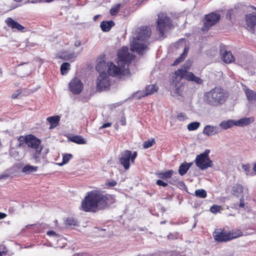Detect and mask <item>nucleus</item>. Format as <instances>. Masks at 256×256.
I'll return each instance as SVG.
<instances>
[{
  "label": "nucleus",
  "mask_w": 256,
  "mask_h": 256,
  "mask_svg": "<svg viewBox=\"0 0 256 256\" xmlns=\"http://www.w3.org/2000/svg\"><path fill=\"white\" fill-rule=\"evenodd\" d=\"M10 212H14L13 208H10L8 209Z\"/></svg>",
  "instance_id": "nucleus-64"
},
{
  "label": "nucleus",
  "mask_w": 256,
  "mask_h": 256,
  "mask_svg": "<svg viewBox=\"0 0 256 256\" xmlns=\"http://www.w3.org/2000/svg\"><path fill=\"white\" fill-rule=\"evenodd\" d=\"M184 163L186 164H187V166H188V169L190 168V166H192L193 164L192 162L188 163L186 162H184Z\"/></svg>",
  "instance_id": "nucleus-61"
},
{
  "label": "nucleus",
  "mask_w": 256,
  "mask_h": 256,
  "mask_svg": "<svg viewBox=\"0 0 256 256\" xmlns=\"http://www.w3.org/2000/svg\"><path fill=\"white\" fill-rule=\"evenodd\" d=\"M253 170L256 174V162L254 164Z\"/></svg>",
  "instance_id": "nucleus-63"
},
{
  "label": "nucleus",
  "mask_w": 256,
  "mask_h": 256,
  "mask_svg": "<svg viewBox=\"0 0 256 256\" xmlns=\"http://www.w3.org/2000/svg\"><path fill=\"white\" fill-rule=\"evenodd\" d=\"M155 144L156 142L154 139L152 138L150 140L145 141L143 144V146L144 148H148L152 146Z\"/></svg>",
  "instance_id": "nucleus-39"
},
{
  "label": "nucleus",
  "mask_w": 256,
  "mask_h": 256,
  "mask_svg": "<svg viewBox=\"0 0 256 256\" xmlns=\"http://www.w3.org/2000/svg\"><path fill=\"white\" fill-rule=\"evenodd\" d=\"M54 0H42V2H52Z\"/></svg>",
  "instance_id": "nucleus-62"
},
{
  "label": "nucleus",
  "mask_w": 256,
  "mask_h": 256,
  "mask_svg": "<svg viewBox=\"0 0 256 256\" xmlns=\"http://www.w3.org/2000/svg\"><path fill=\"white\" fill-rule=\"evenodd\" d=\"M47 235L49 236H57L58 234L56 233L53 230H50L47 232Z\"/></svg>",
  "instance_id": "nucleus-54"
},
{
  "label": "nucleus",
  "mask_w": 256,
  "mask_h": 256,
  "mask_svg": "<svg viewBox=\"0 0 256 256\" xmlns=\"http://www.w3.org/2000/svg\"><path fill=\"white\" fill-rule=\"evenodd\" d=\"M60 117L59 116L48 117L46 120L50 122V129H53L56 127L60 124Z\"/></svg>",
  "instance_id": "nucleus-20"
},
{
  "label": "nucleus",
  "mask_w": 256,
  "mask_h": 256,
  "mask_svg": "<svg viewBox=\"0 0 256 256\" xmlns=\"http://www.w3.org/2000/svg\"><path fill=\"white\" fill-rule=\"evenodd\" d=\"M147 46L146 42L136 38H134L133 41L130 44L131 50L138 54H142L144 50L147 48Z\"/></svg>",
  "instance_id": "nucleus-11"
},
{
  "label": "nucleus",
  "mask_w": 256,
  "mask_h": 256,
  "mask_svg": "<svg viewBox=\"0 0 256 256\" xmlns=\"http://www.w3.org/2000/svg\"><path fill=\"white\" fill-rule=\"evenodd\" d=\"M6 216V214L5 213L0 212V220L3 219Z\"/></svg>",
  "instance_id": "nucleus-59"
},
{
  "label": "nucleus",
  "mask_w": 256,
  "mask_h": 256,
  "mask_svg": "<svg viewBox=\"0 0 256 256\" xmlns=\"http://www.w3.org/2000/svg\"><path fill=\"white\" fill-rule=\"evenodd\" d=\"M220 132L219 129L216 126L210 125L206 126L203 130V133L208 136H214Z\"/></svg>",
  "instance_id": "nucleus-18"
},
{
  "label": "nucleus",
  "mask_w": 256,
  "mask_h": 256,
  "mask_svg": "<svg viewBox=\"0 0 256 256\" xmlns=\"http://www.w3.org/2000/svg\"><path fill=\"white\" fill-rule=\"evenodd\" d=\"M118 61L124 66L125 64L130 63L133 58V56L128 53L127 50L122 48L118 51Z\"/></svg>",
  "instance_id": "nucleus-12"
},
{
  "label": "nucleus",
  "mask_w": 256,
  "mask_h": 256,
  "mask_svg": "<svg viewBox=\"0 0 256 256\" xmlns=\"http://www.w3.org/2000/svg\"><path fill=\"white\" fill-rule=\"evenodd\" d=\"M177 119L179 121H184L186 119V116L185 114L180 112L177 116Z\"/></svg>",
  "instance_id": "nucleus-46"
},
{
  "label": "nucleus",
  "mask_w": 256,
  "mask_h": 256,
  "mask_svg": "<svg viewBox=\"0 0 256 256\" xmlns=\"http://www.w3.org/2000/svg\"><path fill=\"white\" fill-rule=\"evenodd\" d=\"M21 93L22 90H18L12 95V99L16 98Z\"/></svg>",
  "instance_id": "nucleus-48"
},
{
  "label": "nucleus",
  "mask_w": 256,
  "mask_h": 256,
  "mask_svg": "<svg viewBox=\"0 0 256 256\" xmlns=\"http://www.w3.org/2000/svg\"><path fill=\"white\" fill-rule=\"evenodd\" d=\"M188 50V48L185 47L184 48L182 53L180 54L184 58H186V57Z\"/></svg>",
  "instance_id": "nucleus-50"
},
{
  "label": "nucleus",
  "mask_w": 256,
  "mask_h": 256,
  "mask_svg": "<svg viewBox=\"0 0 256 256\" xmlns=\"http://www.w3.org/2000/svg\"><path fill=\"white\" fill-rule=\"evenodd\" d=\"M130 73L128 68H125L122 65L120 67L114 64L112 62L108 63L107 74L112 77L122 78Z\"/></svg>",
  "instance_id": "nucleus-7"
},
{
  "label": "nucleus",
  "mask_w": 256,
  "mask_h": 256,
  "mask_svg": "<svg viewBox=\"0 0 256 256\" xmlns=\"http://www.w3.org/2000/svg\"><path fill=\"white\" fill-rule=\"evenodd\" d=\"M114 202L112 195L100 190H94L86 193L80 208L84 212H96L108 208Z\"/></svg>",
  "instance_id": "nucleus-1"
},
{
  "label": "nucleus",
  "mask_w": 256,
  "mask_h": 256,
  "mask_svg": "<svg viewBox=\"0 0 256 256\" xmlns=\"http://www.w3.org/2000/svg\"><path fill=\"white\" fill-rule=\"evenodd\" d=\"M222 210V206L216 204L212 205L210 208V211L213 214H216Z\"/></svg>",
  "instance_id": "nucleus-42"
},
{
  "label": "nucleus",
  "mask_w": 256,
  "mask_h": 256,
  "mask_svg": "<svg viewBox=\"0 0 256 256\" xmlns=\"http://www.w3.org/2000/svg\"><path fill=\"white\" fill-rule=\"evenodd\" d=\"M74 56V54H68L66 52H64L58 56V58L64 60H68Z\"/></svg>",
  "instance_id": "nucleus-40"
},
{
  "label": "nucleus",
  "mask_w": 256,
  "mask_h": 256,
  "mask_svg": "<svg viewBox=\"0 0 256 256\" xmlns=\"http://www.w3.org/2000/svg\"><path fill=\"white\" fill-rule=\"evenodd\" d=\"M246 24L252 29L256 25V12H252L246 16Z\"/></svg>",
  "instance_id": "nucleus-17"
},
{
  "label": "nucleus",
  "mask_w": 256,
  "mask_h": 256,
  "mask_svg": "<svg viewBox=\"0 0 256 256\" xmlns=\"http://www.w3.org/2000/svg\"><path fill=\"white\" fill-rule=\"evenodd\" d=\"M214 240L218 242H226L243 236L242 232L240 229H233L226 231L224 228H216L212 232Z\"/></svg>",
  "instance_id": "nucleus-3"
},
{
  "label": "nucleus",
  "mask_w": 256,
  "mask_h": 256,
  "mask_svg": "<svg viewBox=\"0 0 256 256\" xmlns=\"http://www.w3.org/2000/svg\"><path fill=\"white\" fill-rule=\"evenodd\" d=\"M120 6L121 4H118L112 6L110 10V15L112 16L116 15L120 10Z\"/></svg>",
  "instance_id": "nucleus-36"
},
{
  "label": "nucleus",
  "mask_w": 256,
  "mask_h": 256,
  "mask_svg": "<svg viewBox=\"0 0 256 256\" xmlns=\"http://www.w3.org/2000/svg\"><path fill=\"white\" fill-rule=\"evenodd\" d=\"M70 91L74 94L81 93L84 89V84L78 78H73L68 84Z\"/></svg>",
  "instance_id": "nucleus-10"
},
{
  "label": "nucleus",
  "mask_w": 256,
  "mask_h": 256,
  "mask_svg": "<svg viewBox=\"0 0 256 256\" xmlns=\"http://www.w3.org/2000/svg\"><path fill=\"white\" fill-rule=\"evenodd\" d=\"M254 121V118L253 117L242 118L236 122V126H243L248 125Z\"/></svg>",
  "instance_id": "nucleus-24"
},
{
  "label": "nucleus",
  "mask_w": 256,
  "mask_h": 256,
  "mask_svg": "<svg viewBox=\"0 0 256 256\" xmlns=\"http://www.w3.org/2000/svg\"><path fill=\"white\" fill-rule=\"evenodd\" d=\"M98 64L96 66V70L100 74L101 72H106L105 70L108 66V63L105 61V56H101L98 58Z\"/></svg>",
  "instance_id": "nucleus-16"
},
{
  "label": "nucleus",
  "mask_w": 256,
  "mask_h": 256,
  "mask_svg": "<svg viewBox=\"0 0 256 256\" xmlns=\"http://www.w3.org/2000/svg\"><path fill=\"white\" fill-rule=\"evenodd\" d=\"M66 226L68 228H73L78 226L77 220L72 218H68L65 222Z\"/></svg>",
  "instance_id": "nucleus-29"
},
{
  "label": "nucleus",
  "mask_w": 256,
  "mask_h": 256,
  "mask_svg": "<svg viewBox=\"0 0 256 256\" xmlns=\"http://www.w3.org/2000/svg\"><path fill=\"white\" fill-rule=\"evenodd\" d=\"M232 194L238 197L240 194L243 193L244 188L241 184H236L232 186Z\"/></svg>",
  "instance_id": "nucleus-25"
},
{
  "label": "nucleus",
  "mask_w": 256,
  "mask_h": 256,
  "mask_svg": "<svg viewBox=\"0 0 256 256\" xmlns=\"http://www.w3.org/2000/svg\"><path fill=\"white\" fill-rule=\"evenodd\" d=\"M188 170L187 164H186L184 162L179 166L178 173L180 176H184L187 172Z\"/></svg>",
  "instance_id": "nucleus-35"
},
{
  "label": "nucleus",
  "mask_w": 256,
  "mask_h": 256,
  "mask_svg": "<svg viewBox=\"0 0 256 256\" xmlns=\"http://www.w3.org/2000/svg\"><path fill=\"white\" fill-rule=\"evenodd\" d=\"M137 155L136 152L132 153L130 150H125L120 154L118 158L120 163L123 166L125 170H128L130 168V162L132 164L134 163Z\"/></svg>",
  "instance_id": "nucleus-6"
},
{
  "label": "nucleus",
  "mask_w": 256,
  "mask_h": 256,
  "mask_svg": "<svg viewBox=\"0 0 256 256\" xmlns=\"http://www.w3.org/2000/svg\"><path fill=\"white\" fill-rule=\"evenodd\" d=\"M173 28L172 21L166 14L160 12L158 14L156 22V30L159 32L160 35L163 37L166 32Z\"/></svg>",
  "instance_id": "nucleus-4"
},
{
  "label": "nucleus",
  "mask_w": 256,
  "mask_h": 256,
  "mask_svg": "<svg viewBox=\"0 0 256 256\" xmlns=\"http://www.w3.org/2000/svg\"><path fill=\"white\" fill-rule=\"evenodd\" d=\"M28 137V135L26 136H21L18 137V147H23L25 144H26Z\"/></svg>",
  "instance_id": "nucleus-34"
},
{
  "label": "nucleus",
  "mask_w": 256,
  "mask_h": 256,
  "mask_svg": "<svg viewBox=\"0 0 256 256\" xmlns=\"http://www.w3.org/2000/svg\"><path fill=\"white\" fill-rule=\"evenodd\" d=\"M185 58H184L181 55H180L174 62L172 64L173 66H176L182 62Z\"/></svg>",
  "instance_id": "nucleus-47"
},
{
  "label": "nucleus",
  "mask_w": 256,
  "mask_h": 256,
  "mask_svg": "<svg viewBox=\"0 0 256 256\" xmlns=\"http://www.w3.org/2000/svg\"><path fill=\"white\" fill-rule=\"evenodd\" d=\"M70 64L68 62H66L63 63L60 66V72L62 75H65L68 74V70H70Z\"/></svg>",
  "instance_id": "nucleus-31"
},
{
  "label": "nucleus",
  "mask_w": 256,
  "mask_h": 256,
  "mask_svg": "<svg viewBox=\"0 0 256 256\" xmlns=\"http://www.w3.org/2000/svg\"><path fill=\"white\" fill-rule=\"evenodd\" d=\"M120 124L122 126H125L126 124V119L124 116L121 118L120 120Z\"/></svg>",
  "instance_id": "nucleus-56"
},
{
  "label": "nucleus",
  "mask_w": 256,
  "mask_h": 256,
  "mask_svg": "<svg viewBox=\"0 0 256 256\" xmlns=\"http://www.w3.org/2000/svg\"><path fill=\"white\" fill-rule=\"evenodd\" d=\"M72 158V154H66L63 156L62 158V162L60 166H62L64 164H67L70 160Z\"/></svg>",
  "instance_id": "nucleus-41"
},
{
  "label": "nucleus",
  "mask_w": 256,
  "mask_h": 256,
  "mask_svg": "<svg viewBox=\"0 0 256 256\" xmlns=\"http://www.w3.org/2000/svg\"><path fill=\"white\" fill-rule=\"evenodd\" d=\"M38 170V166L26 165L23 168L22 172L26 174H30L34 172H36Z\"/></svg>",
  "instance_id": "nucleus-28"
},
{
  "label": "nucleus",
  "mask_w": 256,
  "mask_h": 256,
  "mask_svg": "<svg viewBox=\"0 0 256 256\" xmlns=\"http://www.w3.org/2000/svg\"><path fill=\"white\" fill-rule=\"evenodd\" d=\"M158 90V87L155 84H150L147 86L144 90V94L142 95L141 96H146L148 95L154 94Z\"/></svg>",
  "instance_id": "nucleus-22"
},
{
  "label": "nucleus",
  "mask_w": 256,
  "mask_h": 256,
  "mask_svg": "<svg viewBox=\"0 0 256 256\" xmlns=\"http://www.w3.org/2000/svg\"><path fill=\"white\" fill-rule=\"evenodd\" d=\"M28 136L26 145L30 148L35 149L36 153L39 154L42 150V148L38 150V146L41 143V140L33 134H28Z\"/></svg>",
  "instance_id": "nucleus-13"
},
{
  "label": "nucleus",
  "mask_w": 256,
  "mask_h": 256,
  "mask_svg": "<svg viewBox=\"0 0 256 256\" xmlns=\"http://www.w3.org/2000/svg\"><path fill=\"white\" fill-rule=\"evenodd\" d=\"M112 126V123L110 122H106L105 124H104L100 128V129L108 127H110Z\"/></svg>",
  "instance_id": "nucleus-55"
},
{
  "label": "nucleus",
  "mask_w": 256,
  "mask_h": 256,
  "mask_svg": "<svg viewBox=\"0 0 256 256\" xmlns=\"http://www.w3.org/2000/svg\"><path fill=\"white\" fill-rule=\"evenodd\" d=\"M200 126V123L198 122H192L188 125V129L190 131H192L198 129Z\"/></svg>",
  "instance_id": "nucleus-37"
},
{
  "label": "nucleus",
  "mask_w": 256,
  "mask_h": 256,
  "mask_svg": "<svg viewBox=\"0 0 256 256\" xmlns=\"http://www.w3.org/2000/svg\"><path fill=\"white\" fill-rule=\"evenodd\" d=\"M110 82L106 72H101L99 74L96 82V89L99 92H102L108 88Z\"/></svg>",
  "instance_id": "nucleus-9"
},
{
  "label": "nucleus",
  "mask_w": 256,
  "mask_h": 256,
  "mask_svg": "<svg viewBox=\"0 0 256 256\" xmlns=\"http://www.w3.org/2000/svg\"><path fill=\"white\" fill-rule=\"evenodd\" d=\"M191 65H192L191 62H190V61L187 62H186L184 64L183 66L184 69L186 70H189L190 68Z\"/></svg>",
  "instance_id": "nucleus-53"
},
{
  "label": "nucleus",
  "mask_w": 256,
  "mask_h": 256,
  "mask_svg": "<svg viewBox=\"0 0 256 256\" xmlns=\"http://www.w3.org/2000/svg\"><path fill=\"white\" fill-rule=\"evenodd\" d=\"M189 72L186 70L180 69L175 72V74L177 76H180V78H184L186 79V76Z\"/></svg>",
  "instance_id": "nucleus-32"
},
{
  "label": "nucleus",
  "mask_w": 256,
  "mask_h": 256,
  "mask_svg": "<svg viewBox=\"0 0 256 256\" xmlns=\"http://www.w3.org/2000/svg\"><path fill=\"white\" fill-rule=\"evenodd\" d=\"M220 53L222 54V58L224 62L230 64L234 60V57L231 52L226 50L223 52L222 50H220Z\"/></svg>",
  "instance_id": "nucleus-19"
},
{
  "label": "nucleus",
  "mask_w": 256,
  "mask_h": 256,
  "mask_svg": "<svg viewBox=\"0 0 256 256\" xmlns=\"http://www.w3.org/2000/svg\"><path fill=\"white\" fill-rule=\"evenodd\" d=\"M78 256H92V255L87 254V253H81L80 254H78Z\"/></svg>",
  "instance_id": "nucleus-60"
},
{
  "label": "nucleus",
  "mask_w": 256,
  "mask_h": 256,
  "mask_svg": "<svg viewBox=\"0 0 256 256\" xmlns=\"http://www.w3.org/2000/svg\"><path fill=\"white\" fill-rule=\"evenodd\" d=\"M5 22L9 28H11L14 31L24 32L25 29L24 26L11 18H8L6 20Z\"/></svg>",
  "instance_id": "nucleus-14"
},
{
  "label": "nucleus",
  "mask_w": 256,
  "mask_h": 256,
  "mask_svg": "<svg viewBox=\"0 0 256 256\" xmlns=\"http://www.w3.org/2000/svg\"><path fill=\"white\" fill-rule=\"evenodd\" d=\"M144 90L137 91L134 94V96L138 100L144 97V96H141L142 95L144 94Z\"/></svg>",
  "instance_id": "nucleus-45"
},
{
  "label": "nucleus",
  "mask_w": 256,
  "mask_h": 256,
  "mask_svg": "<svg viewBox=\"0 0 256 256\" xmlns=\"http://www.w3.org/2000/svg\"><path fill=\"white\" fill-rule=\"evenodd\" d=\"M210 153V150L206 149L204 152L196 156L194 162L200 169L204 170L213 166V162L209 157Z\"/></svg>",
  "instance_id": "nucleus-5"
},
{
  "label": "nucleus",
  "mask_w": 256,
  "mask_h": 256,
  "mask_svg": "<svg viewBox=\"0 0 256 256\" xmlns=\"http://www.w3.org/2000/svg\"><path fill=\"white\" fill-rule=\"evenodd\" d=\"M240 208H242L244 206V196L242 195L240 198V202L238 205Z\"/></svg>",
  "instance_id": "nucleus-52"
},
{
  "label": "nucleus",
  "mask_w": 256,
  "mask_h": 256,
  "mask_svg": "<svg viewBox=\"0 0 256 256\" xmlns=\"http://www.w3.org/2000/svg\"><path fill=\"white\" fill-rule=\"evenodd\" d=\"M151 35V30L148 27H142L138 33L136 38L139 39L144 42L148 39Z\"/></svg>",
  "instance_id": "nucleus-15"
},
{
  "label": "nucleus",
  "mask_w": 256,
  "mask_h": 256,
  "mask_svg": "<svg viewBox=\"0 0 256 256\" xmlns=\"http://www.w3.org/2000/svg\"><path fill=\"white\" fill-rule=\"evenodd\" d=\"M183 86L182 84H180L178 86H177L175 90V92L178 95L180 96H182V92H183Z\"/></svg>",
  "instance_id": "nucleus-43"
},
{
  "label": "nucleus",
  "mask_w": 256,
  "mask_h": 256,
  "mask_svg": "<svg viewBox=\"0 0 256 256\" xmlns=\"http://www.w3.org/2000/svg\"><path fill=\"white\" fill-rule=\"evenodd\" d=\"M188 50V48L185 47L184 48L182 53L180 54L184 58H186V57Z\"/></svg>",
  "instance_id": "nucleus-51"
},
{
  "label": "nucleus",
  "mask_w": 256,
  "mask_h": 256,
  "mask_svg": "<svg viewBox=\"0 0 256 256\" xmlns=\"http://www.w3.org/2000/svg\"><path fill=\"white\" fill-rule=\"evenodd\" d=\"M114 25V22L112 20L102 21L100 23V28L103 32H108Z\"/></svg>",
  "instance_id": "nucleus-23"
},
{
  "label": "nucleus",
  "mask_w": 256,
  "mask_h": 256,
  "mask_svg": "<svg viewBox=\"0 0 256 256\" xmlns=\"http://www.w3.org/2000/svg\"><path fill=\"white\" fill-rule=\"evenodd\" d=\"M117 182L114 180H108L106 183V186L108 187H112L116 186Z\"/></svg>",
  "instance_id": "nucleus-44"
},
{
  "label": "nucleus",
  "mask_w": 256,
  "mask_h": 256,
  "mask_svg": "<svg viewBox=\"0 0 256 256\" xmlns=\"http://www.w3.org/2000/svg\"><path fill=\"white\" fill-rule=\"evenodd\" d=\"M246 94L248 100H252L256 98V93L252 90L248 89L246 91Z\"/></svg>",
  "instance_id": "nucleus-33"
},
{
  "label": "nucleus",
  "mask_w": 256,
  "mask_h": 256,
  "mask_svg": "<svg viewBox=\"0 0 256 256\" xmlns=\"http://www.w3.org/2000/svg\"><path fill=\"white\" fill-rule=\"evenodd\" d=\"M69 140L70 141L79 144L86 143V141L81 136H73L70 137Z\"/></svg>",
  "instance_id": "nucleus-27"
},
{
  "label": "nucleus",
  "mask_w": 256,
  "mask_h": 256,
  "mask_svg": "<svg viewBox=\"0 0 256 256\" xmlns=\"http://www.w3.org/2000/svg\"><path fill=\"white\" fill-rule=\"evenodd\" d=\"M195 195L200 198H205L207 196L206 191L204 189H198L195 191Z\"/></svg>",
  "instance_id": "nucleus-38"
},
{
  "label": "nucleus",
  "mask_w": 256,
  "mask_h": 256,
  "mask_svg": "<svg viewBox=\"0 0 256 256\" xmlns=\"http://www.w3.org/2000/svg\"><path fill=\"white\" fill-rule=\"evenodd\" d=\"M250 168V166L249 164H246V165H243L242 166V168L245 170V171H246V170H249Z\"/></svg>",
  "instance_id": "nucleus-57"
},
{
  "label": "nucleus",
  "mask_w": 256,
  "mask_h": 256,
  "mask_svg": "<svg viewBox=\"0 0 256 256\" xmlns=\"http://www.w3.org/2000/svg\"><path fill=\"white\" fill-rule=\"evenodd\" d=\"M174 171L172 170H168L165 172H161L158 174V176L162 179H168L172 177Z\"/></svg>",
  "instance_id": "nucleus-30"
},
{
  "label": "nucleus",
  "mask_w": 256,
  "mask_h": 256,
  "mask_svg": "<svg viewBox=\"0 0 256 256\" xmlns=\"http://www.w3.org/2000/svg\"><path fill=\"white\" fill-rule=\"evenodd\" d=\"M186 80L188 81L194 82L196 84L199 85L202 84L204 82V80L200 78V77L195 76L192 72H189L188 74Z\"/></svg>",
  "instance_id": "nucleus-21"
},
{
  "label": "nucleus",
  "mask_w": 256,
  "mask_h": 256,
  "mask_svg": "<svg viewBox=\"0 0 256 256\" xmlns=\"http://www.w3.org/2000/svg\"><path fill=\"white\" fill-rule=\"evenodd\" d=\"M28 2L31 3H38L42 2V0H28Z\"/></svg>",
  "instance_id": "nucleus-58"
},
{
  "label": "nucleus",
  "mask_w": 256,
  "mask_h": 256,
  "mask_svg": "<svg viewBox=\"0 0 256 256\" xmlns=\"http://www.w3.org/2000/svg\"><path fill=\"white\" fill-rule=\"evenodd\" d=\"M156 184L157 185L162 186L164 187H166L168 186V184L166 182H165L161 180H158L156 181Z\"/></svg>",
  "instance_id": "nucleus-49"
},
{
  "label": "nucleus",
  "mask_w": 256,
  "mask_h": 256,
  "mask_svg": "<svg viewBox=\"0 0 256 256\" xmlns=\"http://www.w3.org/2000/svg\"><path fill=\"white\" fill-rule=\"evenodd\" d=\"M228 96L226 90L217 86L204 93V101L209 106H218L225 102Z\"/></svg>",
  "instance_id": "nucleus-2"
},
{
  "label": "nucleus",
  "mask_w": 256,
  "mask_h": 256,
  "mask_svg": "<svg viewBox=\"0 0 256 256\" xmlns=\"http://www.w3.org/2000/svg\"><path fill=\"white\" fill-rule=\"evenodd\" d=\"M220 15L219 14L212 12L205 16L204 20L203 31H208L212 26L216 24L220 20Z\"/></svg>",
  "instance_id": "nucleus-8"
},
{
  "label": "nucleus",
  "mask_w": 256,
  "mask_h": 256,
  "mask_svg": "<svg viewBox=\"0 0 256 256\" xmlns=\"http://www.w3.org/2000/svg\"><path fill=\"white\" fill-rule=\"evenodd\" d=\"M234 125H236V122L232 120L222 121L220 124V126L224 130H227Z\"/></svg>",
  "instance_id": "nucleus-26"
}]
</instances>
